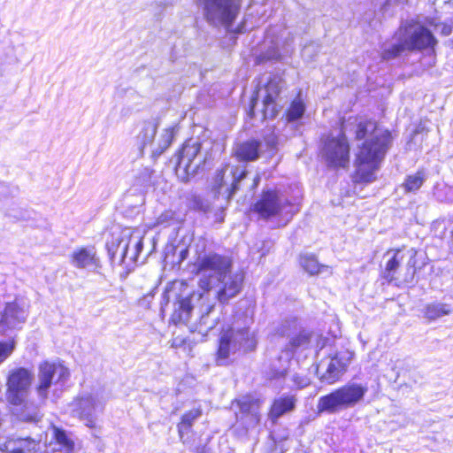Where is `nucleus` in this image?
<instances>
[{
  "instance_id": "obj_1",
  "label": "nucleus",
  "mask_w": 453,
  "mask_h": 453,
  "mask_svg": "<svg viewBox=\"0 0 453 453\" xmlns=\"http://www.w3.org/2000/svg\"><path fill=\"white\" fill-rule=\"evenodd\" d=\"M354 132L356 139L367 138L362 144L356 159L357 178L370 183L375 180V172L383 159L390 143L391 134L388 130L376 127L372 121L357 122V118L342 121L340 130L332 132L326 139L322 150L323 156L334 167H345L349 162V144L347 133Z\"/></svg>"
},
{
  "instance_id": "obj_2",
  "label": "nucleus",
  "mask_w": 453,
  "mask_h": 453,
  "mask_svg": "<svg viewBox=\"0 0 453 453\" xmlns=\"http://www.w3.org/2000/svg\"><path fill=\"white\" fill-rule=\"evenodd\" d=\"M436 41L432 33L415 22L402 24L390 42L382 46L381 58L391 60L400 56L404 50L433 48Z\"/></svg>"
},
{
  "instance_id": "obj_3",
  "label": "nucleus",
  "mask_w": 453,
  "mask_h": 453,
  "mask_svg": "<svg viewBox=\"0 0 453 453\" xmlns=\"http://www.w3.org/2000/svg\"><path fill=\"white\" fill-rule=\"evenodd\" d=\"M250 319H247L243 326L235 322L230 328L222 332L218 349V365H226L229 357L237 351L248 352L255 349L257 340L250 330Z\"/></svg>"
},
{
  "instance_id": "obj_4",
  "label": "nucleus",
  "mask_w": 453,
  "mask_h": 453,
  "mask_svg": "<svg viewBox=\"0 0 453 453\" xmlns=\"http://www.w3.org/2000/svg\"><path fill=\"white\" fill-rule=\"evenodd\" d=\"M368 388L365 385L349 382L344 386L321 396L317 404L319 413H337L352 408L363 401Z\"/></svg>"
},
{
  "instance_id": "obj_5",
  "label": "nucleus",
  "mask_w": 453,
  "mask_h": 453,
  "mask_svg": "<svg viewBox=\"0 0 453 453\" xmlns=\"http://www.w3.org/2000/svg\"><path fill=\"white\" fill-rule=\"evenodd\" d=\"M242 0H196L204 20L213 27L230 29L240 14Z\"/></svg>"
},
{
  "instance_id": "obj_6",
  "label": "nucleus",
  "mask_w": 453,
  "mask_h": 453,
  "mask_svg": "<svg viewBox=\"0 0 453 453\" xmlns=\"http://www.w3.org/2000/svg\"><path fill=\"white\" fill-rule=\"evenodd\" d=\"M283 88V81L278 75H269L267 82L263 87H258L255 95L251 98L249 114L255 116V109L258 105L261 98V111L264 119H273L276 117L280 106L277 99Z\"/></svg>"
},
{
  "instance_id": "obj_7",
  "label": "nucleus",
  "mask_w": 453,
  "mask_h": 453,
  "mask_svg": "<svg viewBox=\"0 0 453 453\" xmlns=\"http://www.w3.org/2000/svg\"><path fill=\"white\" fill-rule=\"evenodd\" d=\"M232 259L229 257L219 255L215 252H208L200 255L196 262L197 272L208 276L209 280H201L200 286L209 290L214 285V280L229 273L232 268Z\"/></svg>"
},
{
  "instance_id": "obj_8",
  "label": "nucleus",
  "mask_w": 453,
  "mask_h": 453,
  "mask_svg": "<svg viewBox=\"0 0 453 453\" xmlns=\"http://www.w3.org/2000/svg\"><path fill=\"white\" fill-rule=\"evenodd\" d=\"M247 176L243 167L225 165L217 170L211 184V190L215 196H222L228 201L239 189V185Z\"/></svg>"
},
{
  "instance_id": "obj_9",
  "label": "nucleus",
  "mask_w": 453,
  "mask_h": 453,
  "mask_svg": "<svg viewBox=\"0 0 453 453\" xmlns=\"http://www.w3.org/2000/svg\"><path fill=\"white\" fill-rule=\"evenodd\" d=\"M254 211L261 218L269 219L278 215L292 217L298 210L276 190H266L254 204Z\"/></svg>"
},
{
  "instance_id": "obj_10",
  "label": "nucleus",
  "mask_w": 453,
  "mask_h": 453,
  "mask_svg": "<svg viewBox=\"0 0 453 453\" xmlns=\"http://www.w3.org/2000/svg\"><path fill=\"white\" fill-rule=\"evenodd\" d=\"M416 254L417 252L413 249L403 248L388 250L385 254V257H388V260L383 273L384 278L388 281L396 280L397 270L403 265L406 269L404 280H411L415 274Z\"/></svg>"
},
{
  "instance_id": "obj_11",
  "label": "nucleus",
  "mask_w": 453,
  "mask_h": 453,
  "mask_svg": "<svg viewBox=\"0 0 453 453\" xmlns=\"http://www.w3.org/2000/svg\"><path fill=\"white\" fill-rule=\"evenodd\" d=\"M69 375L68 369L61 364L44 362L40 365L36 391L41 400L44 401L47 398L52 384L65 383Z\"/></svg>"
},
{
  "instance_id": "obj_12",
  "label": "nucleus",
  "mask_w": 453,
  "mask_h": 453,
  "mask_svg": "<svg viewBox=\"0 0 453 453\" xmlns=\"http://www.w3.org/2000/svg\"><path fill=\"white\" fill-rule=\"evenodd\" d=\"M32 382V374L26 368H16L10 372L7 377V390L5 394L9 403H19L27 397Z\"/></svg>"
},
{
  "instance_id": "obj_13",
  "label": "nucleus",
  "mask_w": 453,
  "mask_h": 453,
  "mask_svg": "<svg viewBox=\"0 0 453 453\" xmlns=\"http://www.w3.org/2000/svg\"><path fill=\"white\" fill-rule=\"evenodd\" d=\"M73 415L78 417L88 427H95L97 419V412L104 409V403L98 396L92 395H82L75 399L72 404Z\"/></svg>"
},
{
  "instance_id": "obj_14",
  "label": "nucleus",
  "mask_w": 453,
  "mask_h": 453,
  "mask_svg": "<svg viewBox=\"0 0 453 453\" xmlns=\"http://www.w3.org/2000/svg\"><path fill=\"white\" fill-rule=\"evenodd\" d=\"M201 143L188 140L187 141L179 155L176 171L183 170L187 175H194L197 173L205 158L200 154Z\"/></svg>"
},
{
  "instance_id": "obj_15",
  "label": "nucleus",
  "mask_w": 453,
  "mask_h": 453,
  "mask_svg": "<svg viewBox=\"0 0 453 453\" xmlns=\"http://www.w3.org/2000/svg\"><path fill=\"white\" fill-rule=\"evenodd\" d=\"M349 358L348 353H340L328 361H322L317 368L320 381L327 385L338 381L345 373L349 364Z\"/></svg>"
},
{
  "instance_id": "obj_16",
  "label": "nucleus",
  "mask_w": 453,
  "mask_h": 453,
  "mask_svg": "<svg viewBox=\"0 0 453 453\" xmlns=\"http://www.w3.org/2000/svg\"><path fill=\"white\" fill-rule=\"evenodd\" d=\"M242 273H229L214 280L217 287V298L222 303H227L231 298L234 297L242 289L243 282Z\"/></svg>"
},
{
  "instance_id": "obj_17",
  "label": "nucleus",
  "mask_w": 453,
  "mask_h": 453,
  "mask_svg": "<svg viewBox=\"0 0 453 453\" xmlns=\"http://www.w3.org/2000/svg\"><path fill=\"white\" fill-rule=\"evenodd\" d=\"M240 412L238 421L246 430L255 427L260 422V401L250 396H243L238 401Z\"/></svg>"
},
{
  "instance_id": "obj_18",
  "label": "nucleus",
  "mask_w": 453,
  "mask_h": 453,
  "mask_svg": "<svg viewBox=\"0 0 453 453\" xmlns=\"http://www.w3.org/2000/svg\"><path fill=\"white\" fill-rule=\"evenodd\" d=\"M27 316L26 310L16 302L8 303L1 317L0 330L18 328L25 323Z\"/></svg>"
},
{
  "instance_id": "obj_19",
  "label": "nucleus",
  "mask_w": 453,
  "mask_h": 453,
  "mask_svg": "<svg viewBox=\"0 0 453 453\" xmlns=\"http://www.w3.org/2000/svg\"><path fill=\"white\" fill-rule=\"evenodd\" d=\"M12 405V413L20 421L37 422L41 415L39 407L24 397L19 403H10Z\"/></svg>"
},
{
  "instance_id": "obj_20",
  "label": "nucleus",
  "mask_w": 453,
  "mask_h": 453,
  "mask_svg": "<svg viewBox=\"0 0 453 453\" xmlns=\"http://www.w3.org/2000/svg\"><path fill=\"white\" fill-rule=\"evenodd\" d=\"M297 399L294 395H282L273 400L269 412V418L275 423L279 418L293 411Z\"/></svg>"
},
{
  "instance_id": "obj_21",
  "label": "nucleus",
  "mask_w": 453,
  "mask_h": 453,
  "mask_svg": "<svg viewBox=\"0 0 453 453\" xmlns=\"http://www.w3.org/2000/svg\"><path fill=\"white\" fill-rule=\"evenodd\" d=\"M0 453H38L39 443L29 437L8 440Z\"/></svg>"
},
{
  "instance_id": "obj_22",
  "label": "nucleus",
  "mask_w": 453,
  "mask_h": 453,
  "mask_svg": "<svg viewBox=\"0 0 453 453\" xmlns=\"http://www.w3.org/2000/svg\"><path fill=\"white\" fill-rule=\"evenodd\" d=\"M195 294H188L187 296L180 298L174 303V311L171 316V321L175 325L180 323H188L193 310L191 303Z\"/></svg>"
},
{
  "instance_id": "obj_23",
  "label": "nucleus",
  "mask_w": 453,
  "mask_h": 453,
  "mask_svg": "<svg viewBox=\"0 0 453 453\" xmlns=\"http://www.w3.org/2000/svg\"><path fill=\"white\" fill-rule=\"evenodd\" d=\"M260 145L257 141H247L237 144L234 154L239 161H254L259 157Z\"/></svg>"
},
{
  "instance_id": "obj_24",
  "label": "nucleus",
  "mask_w": 453,
  "mask_h": 453,
  "mask_svg": "<svg viewBox=\"0 0 453 453\" xmlns=\"http://www.w3.org/2000/svg\"><path fill=\"white\" fill-rule=\"evenodd\" d=\"M72 264L77 268H93L97 265V259L93 248H81L72 255Z\"/></svg>"
},
{
  "instance_id": "obj_25",
  "label": "nucleus",
  "mask_w": 453,
  "mask_h": 453,
  "mask_svg": "<svg viewBox=\"0 0 453 453\" xmlns=\"http://www.w3.org/2000/svg\"><path fill=\"white\" fill-rule=\"evenodd\" d=\"M219 317L215 313L214 306L211 305L206 308L198 322L195 326V331L202 335H206L218 324Z\"/></svg>"
},
{
  "instance_id": "obj_26",
  "label": "nucleus",
  "mask_w": 453,
  "mask_h": 453,
  "mask_svg": "<svg viewBox=\"0 0 453 453\" xmlns=\"http://www.w3.org/2000/svg\"><path fill=\"white\" fill-rule=\"evenodd\" d=\"M311 332L302 328L300 326L299 330L296 334V335L291 336L290 340L288 341V343L285 347V352L289 358L292 355V353L297 349H305L308 347L310 342H311Z\"/></svg>"
},
{
  "instance_id": "obj_27",
  "label": "nucleus",
  "mask_w": 453,
  "mask_h": 453,
  "mask_svg": "<svg viewBox=\"0 0 453 453\" xmlns=\"http://www.w3.org/2000/svg\"><path fill=\"white\" fill-rule=\"evenodd\" d=\"M52 435L55 439L58 450L63 453H72L74 449V441L71 434L57 426L52 427Z\"/></svg>"
},
{
  "instance_id": "obj_28",
  "label": "nucleus",
  "mask_w": 453,
  "mask_h": 453,
  "mask_svg": "<svg viewBox=\"0 0 453 453\" xmlns=\"http://www.w3.org/2000/svg\"><path fill=\"white\" fill-rule=\"evenodd\" d=\"M300 326H301L296 318H288L283 319L275 326L274 334L279 337H286L289 341L291 336L296 335Z\"/></svg>"
},
{
  "instance_id": "obj_29",
  "label": "nucleus",
  "mask_w": 453,
  "mask_h": 453,
  "mask_svg": "<svg viewBox=\"0 0 453 453\" xmlns=\"http://www.w3.org/2000/svg\"><path fill=\"white\" fill-rule=\"evenodd\" d=\"M202 415V410L200 408H195L183 414L180 422L178 424V433L180 439L184 442V435L188 434L194 422L200 418Z\"/></svg>"
},
{
  "instance_id": "obj_30",
  "label": "nucleus",
  "mask_w": 453,
  "mask_h": 453,
  "mask_svg": "<svg viewBox=\"0 0 453 453\" xmlns=\"http://www.w3.org/2000/svg\"><path fill=\"white\" fill-rule=\"evenodd\" d=\"M451 312L450 305L434 302L427 303L423 310V314L428 320H435Z\"/></svg>"
},
{
  "instance_id": "obj_31",
  "label": "nucleus",
  "mask_w": 453,
  "mask_h": 453,
  "mask_svg": "<svg viewBox=\"0 0 453 453\" xmlns=\"http://www.w3.org/2000/svg\"><path fill=\"white\" fill-rule=\"evenodd\" d=\"M300 265L311 275L318 274L322 269L327 268V266L320 265L317 257L310 253H304L300 256Z\"/></svg>"
},
{
  "instance_id": "obj_32",
  "label": "nucleus",
  "mask_w": 453,
  "mask_h": 453,
  "mask_svg": "<svg viewBox=\"0 0 453 453\" xmlns=\"http://www.w3.org/2000/svg\"><path fill=\"white\" fill-rule=\"evenodd\" d=\"M142 248V239L138 236H132L124 249L123 257H129L131 260H136Z\"/></svg>"
},
{
  "instance_id": "obj_33",
  "label": "nucleus",
  "mask_w": 453,
  "mask_h": 453,
  "mask_svg": "<svg viewBox=\"0 0 453 453\" xmlns=\"http://www.w3.org/2000/svg\"><path fill=\"white\" fill-rule=\"evenodd\" d=\"M157 125L154 121H146L143 124L142 129L138 135V139L142 144L146 146L150 144L156 135Z\"/></svg>"
},
{
  "instance_id": "obj_34",
  "label": "nucleus",
  "mask_w": 453,
  "mask_h": 453,
  "mask_svg": "<svg viewBox=\"0 0 453 453\" xmlns=\"http://www.w3.org/2000/svg\"><path fill=\"white\" fill-rule=\"evenodd\" d=\"M425 181V174L423 172H418L415 174L409 175L403 184L406 192H416L420 188Z\"/></svg>"
},
{
  "instance_id": "obj_35",
  "label": "nucleus",
  "mask_w": 453,
  "mask_h": 453,
  "mask_svg": "<svg viewBox=\"0 0 453 453\" xmlns=\"http://www.w3.org/2000/svg\"><path fill=\"white\" fill-rule=\"evenodd\" d=\"M305 111V105L300 96H297L291 104L288 113V121H296L301 119Z\"/></svg>"
},
{
  "instance_id": "obj_36",
  "label": "nucleus",
  "mask_w": 453,
  "mask_h": 453,
  "mask_svg": "<svg viewBox=\"0 0 453 453\" xmlns=\"http://www.w3.org/2000/svg\"><path fill=\"white\" fill-rule=\"evenodd\" d=\"M174 135V128H166L161 136V143L157 150L158 153H163L172 143Z\"/></svg>"
},
{
  "instance_id": "obj_37",
  "label": "nucleus",
  "mask_w": 453,
  "mask_h": 453,
  "mask_svg": "<svg viewBox=\"0 0 453 453\" xmlns=\"http://www.w3.org/2000/svg\"><path fill=\"white\" fill-rule=\"evenodd\" d=\"M451 188L445 185H436L434 190V196L440 202H449L450 198L448 197V192L451 191Z\"/></svg>"
},
{
  "instance_id": "obj_38",
  "label": "nucleus",
  "mask_w": 453,
  "mask_h": 453,
  "mask_svg": "<svg viewBox=\"0 0 453 453\" xmlns=\"http://www.w3.org/2000/svg\"><path fill=\"white\" fill-rule=\"evenodd\" d=\"M292 380L298 388H303L310 384L308 378L298 374L293 375Z\"/></svg>"
},
{
  "instance_id": "obj_39",
  "label": "nucleus",
  "mask_w": 453,
  "mask_h": 453,
  "mask_svg": "<svg viewBox=\"0 0 453 453\" xmlns=\"http://www.w3.org/2000/svg\"><path fill=\"white\" fill-rule=\"evenodd\" d=\"M318 49H319L318 44L313 43V42L310 43V44L304 46V48L302 50V55L305 58H311V53L313 51H316Z\"/></svg>"
},
{
  "instance_id": "obj_40",
  "label": "nucleus",
  "mask_w": 453,
  "mask_h": 453,
  "mask_svg": "<svg viewBox=\"0 0 453 453\" xmlns=\"http://www.w3.org/2000/svg\"><path fill=\"white\" fill-rule=\"evenodd\" d=\"M279 57V52L277 50H273V52L258 56L257 58V64H260L265 60L277 59Z\"/></svg>"
},
{
  "instance_id": "obj_41",
  "label": "nucleus",
  "mask_w": 453,
  "mask_h": 453,
  "mask_svg": "<svg viewBox=\"0 0 453 453\" xmlns=\"http://www.w3.org/2000/svg\"><path fill=\"white\" fill-rule=\"evenodd\" d=\"M13 346L0 342V359H5L12 351Z\"/></svg>"
},
{
  "instance_id": "obj_42",
  "label": "nucleus",
  "mask_w": 453,
  "mask_h": 453,
  "mask_svg": "<svg viewBox=\"0 0 453 453\" xmlns=\"http://www.w3.org/2000/svg\"><path fill=\"white\" fill-rule=\"evenodd\" d=\"M173 213L172 211H165L157 218V224H164L173 219Z\"/></svg>"
},
{
  "instance_id": "obj_43",
  "label": "nucleus",
  "mask_w": 453,
  "mask_h": 453,
  "mask_svg": "<svg viewBox=\"0 0 453 453\" xmlns=\"http://www.w3.org/2000/svg\"><path fill=\"white\" fill-rule=\"evenodd\" d=\"M10 194V188L5 184H0V199L7 197Z\"/></svg>"
},
{
  "instance_id": "obj_44",
  "label": "nucleus",
  "mask_w": 453,
  "mask_h": 453,
  "mask_svg": "<svg viewBox=\"0 0 453 453\" xmlns=\"http://www.w3.org/2000/svg\"><path fill=\"white\" fill-rule=\"evenodd\" d=\"M266 143L268 144V146L271 150L276 149V145H277L276 137L274 135H272V136L266 138Z\"/></svg>"
},
{
  "instance_id": "obj_45",
  "label": "nucleus",
  "mask_w": 453,
  "mask_h": 453,
  "mask_svg": "<svg viewBox=\"0 0 453 453\" xmlns=\"http://www.w3.org/2000/svg\"><path fill=\"white\" fill-rule=\"evenodd\" d=\"M188 256V249H183L180 251V254H179V263L184 261Z\"/></svg>"
},
{
  "instance_id": "obj_46",
  "label": "nucleus",
  "mask_w": 453,
  "mask_h": 453,
  "mask_svg": "<svg viewBox=\"0 0 453 453\" xmlns=\"http://www.w3.org/2000/svg\"><path fill=\"white\" fill-rule=\"evenodd\" d=\"M196 206L199 210L206 211L208 210V205H203V202L199 200H196Z\"/></svg>"
},
{
  "instance_id": "obj_47",
  "label": "nucleus",
  "mask_w": 453,
  "mask_h": 453,
  "mask_svg": "<svg viewBox=\"0 0 453 453\" xmlns=\"http://www.w3.org/2000/svg\"><path fill=\"white\" fill-rule=\"evenodd\" d=\"M285 373H286V369H285V368H282V369H280V370H277V371L275 372L274 377H275V378L283 377V376H285Z\"/></svg>"
},
{
  "instance_id": "obj_48",
  "label": "nucleus",
  "mask_w": 453,
  "mask_h": 453,
  "mask_svg": "<svg viewBox=\"0 0 453 453\" xmlns=\"http://www.w3.org/2000/svg\"><path fill=\"white\" fill-rule=\"evenodd\" d=\"M246 31V28L244 27V24H242L241 26H239L235 30L234 32L235 33H238V34H242V33H244Z\"/></svg>"
},
{
  "instance_id": "obj_49",
  "label": "nucleus",
  "mask_w": 453,
  "mask_h": 453,
  "mask_svg": "<svg viewBox=\"0 0 453 453\" xmlns=\"http://www.w3.org/2000/svg\"><path fill=\"white\" fill-rule=\"evenodd\" d=\"M399 0H386L385 4H384V8H386L387 6H389V5L393 4H395Z\"/></svg>"
},
{
  "instance_id": "obj_50",
  "label": "nucleus",
  "mask_w": 453,
  "mask_h": 453,
  "mask_svg": "<svg viewBox=\"0 0 453 453\" xmlns=\"http://www.w3.org/2000/svg\"><path fill=\"white\" fill-rule=\"evenodd\" d=\"M258 182H259V177L257 176L253 180L252 188H256L258 185Z\"/></svg>"
},
{
  "instance_id": "obj_51",
  "label": "nucleus",
  "mask_w": 453,
  "mask_h": 453,
  "mask_svg": "<svg viewBox=\"0 0 453 453\" xmlns=\"http://www.w3.org/2000/svg\"><path fill=\"white\" fill-rule=\"evenodd\" d=\"M205 450H206V449H205V448H204V447H203V448H201V449H198L197 453H205Z\"/></svg>"
},
{
  "instance_id": "obj_52",
  "label": "nucleus",
  "mask_w": 453,
  "mask_h": 453,
  "mask_svg": "<svg viewBox=\"0 0 453 453\" xmlns=\"http://www.w3.org/2000/svg\"><path fill=\"white\" fill-rule=\"evenodd\" d=\"M450 238H451V242H452V243H453V230L451 231Z\"/></svg>"
}]
</instances>
